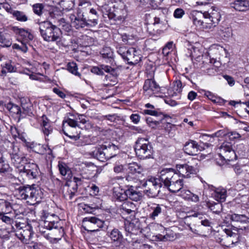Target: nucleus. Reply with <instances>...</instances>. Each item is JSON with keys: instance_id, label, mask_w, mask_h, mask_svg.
Segmentation results:
<instances>
[{"instance_id": "nucleus-12", "label": "nucleus", "mask_w": 249, "mask_h": 249, "mask_svg": "<svg viewBox=\"0 0 249 249\" xmlns=\"http://www.w3.org/2000/svg\"><path fill=\"white\" fill-rule=\"evenodd\" d=\"M103 225L104 222L94 216L85 217L82 220V227L88 231H97Z\"/></svg>"}, {"instance_id": "nucleus-35", "label": "nucleus", "mask_w": 249, "mask_h": 249, "mask_svg": "<svg viewBox=\"0 0 249 249\" xmlns=\"http://www.w3.org/2000/svg\"><path fill=\"white\" fill-rule=\"evenodd\" d=\"M122 235L120 231L116 229L112 230L110 233V238L112 241L111 243H114V246L118 247L120 245L122 239Z\"/></svg>"}, {"instance_id": "nucleus-39", "label": "nucleus", "mask_w": 249, "mask_h": 249, "mask_svg": "<svg viewBox=\"0 0 249 249\" xmlns=\"http://www.w3.org/2000/svg\"><path fill=\"white\" fill-rule=\"evenodd\" d=\"M10 14H11L13 17L18 21L20 22H25L28 19L27 16L22 11L15 10L14 11H11Z\"/></svg>"}, {"instance_id": "nucleus-42", "label": "nucleus", "mask_w": 249, "mask_h": 249, "mask_svg": "<svg viewBox=\"0 0 249 249\" xmlns=\"http://www.w3.org/2000/svg\"><path fill=\"white\" fill-rule=\"evenodd\" d=\"M231 219L232 221L246 223L249 222V218L244 214L233 213L231 216Z\"/></svg>"}, {"instance_id": "nucleus-27", "label": "nucleus", "mask_w": 249, "mask_h": 249, "mask_svg": "<svg viewBox=\"0 0 249 249\" xmlns=\"http://www.w3.org/2000/svg\"><path fill=\"white\" fill-rule=\"evenodd\" d=\"M149 209L150 213L149 217L151 219L155 220L162 212V205L153 203L151 205H149Z\"/></svg>"}, {"instance_id": "nucleus-24", "label": "nucleus", "mask_w": 249, "mask_h": 249, "mask_svg": "<svg viewBox=\"0 0 249 249\" xmlns=\"http://www.w3.org/2000/svg\"><path fill=\"white\" fill-rule=\"evenodd\" d=\"M70 116H71L72 118H68L65 121H63V128H65V124H67L68 125L73 128H75L77 126H78V121L75 119V116L73 114H71ZM63 130L64 131V128H63ZM64 133L66 136L69 137L71 139H74V140H77L80 138V136L78 134L76 135H69L65 131H64Z\"/></svg>"}, {"instance_id": "nucleus-45", "label": "nucleus", "mask_w": 249, "mask_h": 249, "mask_svg": "<svg viewBox=\"0 0 249 249\" xmlns=\"http://www.w3.org/2000/svg\"><path fill=\"white\" fill-rule=\"evenodd\" d=\"M67 70L72 74L79 77H81V74L77 71L78 68L76 63L73 62H69L67 64Z\"/></svg>"}, {"instance_id": "nucleus-31", "label": "nucleus", "mask_w": 249, "mask_h": 249, "mask_svg": "<svg viewBox=\"0 0 249 249\" xmlns=\"http://www.w3.org/2000/svg\"><path fill=\"white\" fill-rule=\"evenodd\" d=\"M213 196L217 201L224 202L227 197V191L223 188H216L213 193Z\"/></svg>"}, {"instance_id": "nucleus-55", "label": "nucleus", "mask_w": 249, "mask_h": 249, "mask_svg": "<svg viewBox=\"0 0 249 249\" xmlns=\"http://www.w3.org/2000/svg\"><path fill=\"white\" fill-rule=\"evenodd\" d=\"M179 192V195L185 199H190L192 196V193L187 190L181 189Z\"/></svg>"}, {"instance_id": "nucleus-30", "label": "nucleus", "mask_w": 249, "mask_h": 249, "mask_svg": "<svg viewBox=\"0 0 249 249\" xmlns=\"http://www.w3.org/2000/svg\"><path fill=\"white\" fill-rule=\"evenodd\" d=\"M232 7L239 11H246L249 10V1L247 0H236L232 3Z\"/></svg>"}, {"instance_id": "nucleus-22", "label": "nucleus", "mask_w": 249, "mask_h": 249, "mask_svg": "<svg viewBox=\"0 0 249 249\" xmlns=\"http://www.w3.org/2000/svg\"><path fill=\"white\" fill-rule=\"evenodd\" d=\"M18 214L16 211L0 214V219L6 225L11 226L15 223V220L19 218Z\"/></svg>"}, {"instance_id": "nucleus-21", "label": "nucleus", "mask_w": 249, "mask_h": 249, "mask_svg": "<svg viewBox=\"0 0 249 249\" xmlns=\"http://www.w3.org/2000/svg\"><path fill=\"white\" fill-rule=\"evenodd\" d=\"M183 183L182 179L180 178L179 175L176 176L170 181L169 184L166 186L171 192L176 193L179 192L183 188Z\"/></svg>"}, {"instance_id": "nucleus-56", "label": "nucleus", "mask_w": 249, "mask_h": 249, "mask_svg": "<svg viewBox=\"0 0 249 249\" xmlns=\"http://www.w3.org/2000/svg\"><path fill=\"white\" fill-rule=\"evenodd\" d=\"M10 167L3 159V158L0 160V172L4 173L9 171Z\"/></svg>"}, {"instance_id": "nucleus-11", "label": "nucleus", "mask_w": 249, "mask_h": 249, "mask_svg": "<svg viewBox=\"0 0 249 249\" xmlns=\"http://www.w3.org/2000/svg\"><path fill=\"white\" fill-rule=\"evenodd\" d=\"M10 154L12 163L19 171L27 162V159L25 155L17 146L13 145L12 151Z\"/></svg>"}, {"instance_id": "nucleus-18", "label": "nucleus", "mask_w": 249, "mask_h": 249, "mask_svg": "<svg viewBox=\"0 0 249 249\" xmlns=\"http://www.w3.org/2000/svg\"><path fill=\"white\" fill-rule=\"evenodd\" d=\"M178 174L172 168H164L159 172L158 178L160 181L162 182L164 185L166 187L172 181L173 178H176Z\"/></svg>"}, {"instance_id": "nucleus-23", "label": "nucleus", "mask_w": 249, "mask_h": 249, "mask_svg": "<svg viewBox=\"0 0 249 249\" xmlns=\"http://www.w3.org/2000/svg\"><path fill=\"white\" fill-rule=\"evenodd\" d=\"M177 167L179 175L184 178H190L191 174H194L196 173V170L195 168L187 164L178 165Z\"/></svg>"}, {"instance_id": "nucleus-58", "label": "nucleus", "mask_w": 249, "mask_h": 249, "mask_svg": "<svg viewBox=\"0 0 249 249\" xmlns=\"http://www.w3.org/2000/svg\"><path fill=\"white\" fill-rule=\"evenodd\" d=\"M112 150L114 152L113 153H111L110 154V155H111L110 156V160L114 157H118V154L119 153V149L118 147L114 144H112L111 145L110 144V151Z\"/></svg>"}, {"instance_id": "nucleus-47", "label": "nucleus", "mask_w": 249, "mask_h": 249, "mask_svg": "<svg viewBox=\"0 0 249 249\" xmlns=\"http://www.w3.org/2000/svg\"><path fill=\"white\" fill-rule=\"evenodd\" d=\"M12 45V42L9 38L0 33V46L2 47H9Z\"/></svg>"}, {"instance_id": "nucleus-6", "label": "nucleus", "mask_w": 249, "mask_h": 249, "mask_svg": "<svg viewBox=\"0 0 249 249\" xmlns=\"http://www.w3.org/2000/svg\"><path fill=\"white\" fill-rule=\"evenodd\" d=\"M136 155L141 159L151 158L153 150L149 141L144 138H139L136 141L135 146Z\"/></svg>"}, {"instance_id": "nucleus-50", "label": "nucleus", "mask_w": 249, "mask_h": 249, "mask_svg": "<svg viewBox=\"0 0 249 249\" xmlns=\"http://www.w3.org/2000/svg\"><path fill=\"white\" fill-rule=\"evenodd\" d=\"M209 207L213 213L217 214L219 213L222 209V206L220 203L214 202L210 203L209 205Z\"/></svg>"}, {"instance_id": "nucleus-19", "label": "nucleus", "mask_w": 249, "mask_h": 249, "mask_svg": "<svg viewBox=\"0 0 249 249\" xmlns=\"http://www.w3.org/2000/svg\"><path fill=\"white\" fill-rule=\"evenodd\" d=\"M33 234V229L30 225L24 227L21 231H18L16 236L23 243L28 244Z\"/></svg>"}, {"instance_id": "nucleus-46", "label": "nucleus", "mask_w": 249, "mask_h": 249, "mask_svg": "<svg viewBox=\"0 0 249 249\" xmlns=\"http://www.w3.org/2000/svg\"><path fill=\"white\" fill-rule=\"evenodd\" d=\"M45 119L46 120L44 119L43 120L42 130L44 134L46 136H48L53 132V128L48 123V119L46 118Z\"/></svg>"}, {"instance_id": "nucleus-61", "label": "nucleus", "mask_w": 249, "mask_h": 249, "mask_svg": "<svg viewBox=\"0 0 249 249\" xmlns=\"http://www.w3.org/2000/svg\"><path fill=\"white\" fill-rule=\"evenodd\" d=\"M146 121L149 126L152 128H155L156 126L160 124V122L159 121L153 120L151 117L147 118L146 120Z\"/></svg>"}, {"instance_id": "nucleus-54", "label": "nucleus", "mask_w": 249, "mask_h": 249, "mask_svg": "<svg viewBox=\"0 0 249 249\" xmlns=\"http://www.w3.org/2000/svg\"><path fill=\"white\" fill-rule=\"evenodd\" d=\"M135 226L134 223L127 221L124 223V229L126 232V235L131 234L135 230Z\"/></svg>"}, {"instance_id": "nucleus-43", "label": "nucleus", "mask_w": 249, "mask_h": 249, "mask_svg": "<svg viewBox=\"0 0 249 249\" xmlns=\"http://www.w3.org/2000/svg\"><path fill=\"white\" fill-rule=\"evenodd\" d=\"M128 170L132 174H140L143 171L142 168L136 162L129 163L128 165Z\"/></svg>"}, {"instance_id": "nucleus-9", "label": "nucleus", "mask_w": 249, "mask_h": 249, "mask_svg": "<svg viewBox=\"0 0 249 249\" xmlns=\"http://www.w3.org/2000/svg\"><path fill=\"white\" fill-rule=\"evenodd\" d=\"M163 15L152 13L145 14V21L148 24H153L159 34L163 33L166 27V24L163 19Z\"/></svg>"}, {"instance_id": "nucleus-49", "label": "nucleus", "mask_w": 249, "mask_h": 249, "mask_svg": "<svg viewBox=\"0 0 249 249\" xmlns=\"http://www.w3.org/2000/svg\"><path fill=\"white\" fill-rule=\"evenodd\" d=\"M27 225H26L23 223L18 222L16 220H15L14 224L11 225V231L15 232V235H16V234L18 233V231H21L22 229Z\"/></svg>"}, {"instance_id": "nucleus-60", "label": "nucleus", "mask_w": 249, "mask_h": 249, "mask_svg": "<svg viewBox=\"0 0 249 249\" xmlns=\"http://www.w3.org/2000/svg\"><path fill=\"white\" fill-rule=\"evenodd\" d=\"M4 68L9 72H15L16 71V68L12 64V62L8 61L5 64Z\"/></svg>"}, {"instance_id": "nucleus-48", "label": "nucleus", "mask_w": 249, "mask_h": 249, "mask_svg": "<svg viewBox=\"0 0 249 249\" xmlns=\"http://www.w3.org/2000/svg\"><path fill=\"white\" fill-rule=\"evenodd\" d=\"M103 149L98 148L93 152V155L96 157L99 160L104 162L107 158L105 153L103 151Z\"/></svg>"}, {"instance_id": "nucleus-13", "label": "nucleus", "mask_w": 249, "mask_h": 249, "mask_svg": "<svg viewBox=\"0 0 249 249\" xmlns=\"http://www.w3.org/2000/svg\"><path fill=\"white\" fill-rule=\"evenodd\" d=\"M207 27L209 29H211L215 27L220 21L221 16L218 11V8L212 6L208 11L204 12Z\"/></svg>"}, {"instance_id": "nucleus-37", "label": "nucleus", "mask_w": 249, "mask_h": 249, "mask_svg": "<svg viewBox=\"0 0 249 249\" xmlns=\"http://www.w3.org/2000/svg\"><path fill=\"white\" fill-rule=\"evenodd\" d=\"M101 200L97 198H93V203L91 204L90 205L88 204H85L84 208L83 209L86 212L90 213H91V210L92 209H97L101 208V204H100Z\"/></svg>"}, {"instance_id": "nucleus-29", "label": "nucleus", "mask_w": 249, "mask_h": 249, "mask_svg": "<svg viewBox=\"0 0 249 249\" xmlns=\"http://www.w3.org/2000/svg\"><path fill=\"white\" fill-rule=\"evenodd\" d=\"M7 108L9 109V110L14 114L20 115V116L23 117V116L22 115V111L20 107L18 105L15 104H9L8 105ZM22 108L23 110L22 113L28 114L29 113V108L28 106H25V105H23L22 104Z\"/></svg>"}, {"instance_id": "nucleus-26", "label": "nucleus", "mask_w": 249, "mask_h": 249, "mask_svg": "<svg viewBox=\"0 0 249 249\" xmlns=\"http://www.w3.org/2000/svg\"><path fill=\"white\" fill-rule=\"evenodd\" d=\"M113 197L119 201L125 200L126 199V190L121 188L119 184H116L113 188Z\"/></svg>"}, {"instance_id": "nucleus-16", "label": "nucleus", "mask_w": 249, "mask_h": 249, "mask_svg": "<svg viewBox=\"0 0 249 249\" xmlns=\"http://www.w3.org/2000/svg\"><path fill=\"white\" fill-rule=\"evenodd\" d=\"M22 176H26L29 179L36 178L39 175V170L37 164L34 163H26L19 169Z\"/></svg>"}, {"instance_id": "nucleus-7", "label": "nucleus", "mask_w": 249, "mask_h": 249, "mask_svg": "<svg viewBox=\"0 0 249 249\" xmlns=\"http://www.w3.org/2000/svg\"><path fill=\"white\" fill-rule=\"evenodd\" d=\"M59 217L54 214H48L45 216L44 221L41 222L39 227V231L42 233L45 232V229L51 230L53 229H59L61 231V233L63 234V229L60 224Z\"/></svg>"}, {"instance_id": "nucleus-4", "label": "nucleus", "mask_w": 249, "mask_h": 249, "mask_svg": "<svg viewBox=\"0 0 249 249\" xmlns=\"http://www.w3.org/2000/svg\"><path fill=\"white\" fill-rule=\"evenodd\" d=\"M71 25L76 29L84 27L95 26L98 23V19L93 18L87 19L84 16L83 13L78 10L75 14L70 15Z\"/></svg>"}, {"instance_id": "nucleus-62", "label": "nucleus", "mask_w": 249, "mask_h": 249, "mask_svg": "<svg viewBox=\"0 0 249 249\" xmlns=\"http://www.w3.org/2000/svg\"><path fill=\"white\" fill-rule=\"evenodd\" d=\"M185 14L184 11L181 8L176 9L174 12V16L175 18H181Z\"/></svg>"}, {"instance_id": "nucleus-38", "label": "nucleus", "mask_w": 249, "mask_h": 249, "mask_svg": "<svg viewBox=\"0 0 249 249\" xmlns=\"http://www.w3.org/2000/svg\"><path fill=\"white\" fill-rule=\"evenodd\" d=\"M142 4L156 9L160 6L163 0H139Z\"/></svg>"}, {"instance_id": "nucleus-8", "label": "nucleus", "mask_w": 249, "mask_h": 249, "mask_svg": "<svg viewBox=\"0 0 249 249\" xmlns=\"http://www.w3.org/2000/svg\"><path fill=\"white\" fill-rule=\"evenodd\" d=\"M143 185L145 187L144 192L148 196L155 197L158 196L162 186L161 182L158 178H151L146 181Z\"/></svg>"}, {"instance_id": "nucleus-33", "label": "nucleus", "mask_w": 249, "mask_h": 249, "mask_svg": "<svg viewBox=\"0 0 249 249\" xmlns=\"http://www.w3.org/2000/svg\"><path fill=\"white\" fill-rule=\"evenodd\" d=\"M15 211L12 204L7 200L0 199V214Z\"/></svg>"}, {"instance_id": "nucleus-3", "label": "nucleus", "mask_w": 249, "mask_h": 249, "mask_svg": "<svg viewBox=\"0 0 249 249\" xmlns=\"http://www.w3.org/2000/svg\"><path fill=\"white\" fill-rule=\"evenodd\" d=\"M126 6L121 0H110V24H120L127 16Z\"/></svg>"}, {"instance_id": "nucleus-1", "label": "nucleus", "mask_w": 249, "mask_h": 249, "mask_svg": "<svg viewBox=\"0 0 249 249\" xmlns=\"http://www.w3.org/2000/svg\"><path fill=\"white\" fill-rule=\"evenodd\" d=\"M39 25L41 36L45 41H55L57 44H60L61 32L59 28L49 21L40 22Z\"/></svg>"}, {"instance_id": "nucleus-15", "label": "nucleus", "mask_w": 249, "mask_h": 249, "mask_svg": "<svg viewBox=\"0 0 249 249\" xmlns=\"http://www.w3.org/2000/svg\"><path fill=\"white\" fill-rule=\"evenodd\" d=\"M145 96L150 97L152 96H160L158 95L160 91V87L157 84L154 79H148L145 81L143 86Z\"/></svg>"}, {"instance_id": "nucleus-40", "label": "nucleus", "mask_w": 249, "mask_h": 249, "mask_svg": "<svg viewBox=\"0 0 249 249\" xmlns=\"http://www.w3.org/2000/svg\"><path fill=\"white\" fill-rule=\"evenodd\" d=\"M205 57H207L206 59L209 60L210 64L206 62V64H204L205 61H203V64L204 65L201 67V68L204 69L203 71L207 72L209 75H213L214 73L215 70L214 69L213 66L212 64V63H213L212 60H211L210 59H208L207 56H205ZM206 59V58H205Z\"/></svg>"}, {"instance_id": "nucleus-63", "label": "nucleus", "mask_w": 249, "mask_h": 249, "mask_svg": "<svg viewBox=\"0 0 249 249\" xmlns=\"http://www.w3.org/2000/svg\"><path fill=\"white\" fill-rule=\"evenodd\" d=\"M228 134V133H226V131L224 129H221L217 131V132H215L214 133L211 135V137L212 138H214V137H221L224 136H226Z\"/></svg>"}, {"instance_id": "nucleus-34", "label": "nucleus", "mask_w": 249, "mask_h": 249, "mask_svg": "<svg viewBox=\"0 0 249 249\" xmlns=\"http://www.w3.org/2000/svg\"><path fill=\"white\" fill-rule=\"evenodd\" d=\"M126 199L128 197L130 199L138 201L142 197V194L136 191L132 186L126 190Z\"/></svg>"}, {"instance_id": "nucleus-28", "label": "nucleus", "mask_w": 249, "mask_h": 249, "mask_svg": "<svg viewBox=\"0 0 249 249\" xmlns=\"http://www.w3.org/2000/svg\"><path fill=\"white\" fill-rule=\"evenodd\" d=\"M137 210L136 205L129 201H125L120 206V210L123 214H134V212Z\"/></svg>"}, {"instance_id": "nucleus-57", "label": "nucleus", "mask_w": 249, "mask_h": 249, "mask_svg": "<svg viewBox=\"0 0 249 249\" xmlns=\"http://www.w3.org/2000/svg\"><path fill=\"white\" fill-rule=\"evenodd\" d=\"M13 30L16 34H19L23 38H26L27 35H29V31L22 28H18V27H14Z\"/></svg>"}, {"instance_id": "nucleus-25", "label": "nucleus", "mask_w": 249, "mask_h": 249, "mask_svg": "<svg viewBox=\"0 0 249 249\" xmlns=\"http://www.w3.org/2000/svg\"><path fill=\"white\" fill-rule=\"evenodd\" d=\"M198 149L199 145L196 141L193 140H190L186 142L183 147L184 152L190 155H196Z\"/></svg>"}, {"instance_id": "nucleus-20", "label": "nucleus", "mask_w": 249, "mask_h": 249, "mask_svg": "<svg viewBox=\"0 0 249 249\" xmlns=\"http://www.w3.org/2000/svg\"><path fill=\"white\" fill-rule=\"evenodd\" d=\"M191 16L192 20L196 26L203 29H209L208 27H206L208 24L206 23V20H204V18H205L204 12L202 13L201 12L194 11L192 12Z\"/></svg>"}, {"instance_id": "nucleus-2", "label": "nucleus", "mask_w": 249, "mask_h": 249, "mask_svg": "<svg viewBox=\"0 0 249 249\" xmlns=\"http://www.w3.org/2000/svg\"><path fill=\"white\" fill-rule=\"evenodd\" d=\"M16 195L18 199L27 200L30 205H34L41 201L43 194L39 189L27 185L19 186Z\"/></svg>"}, {"instance_id": "nucleus-32", "label": "nucleus", "mask_w": 249, "mask_h": 249, "mask_svg": "<svg viewBox=\"0 0 249 249\" xmlns=\"http://www.w3.org/2000/svg\"><path fill=\"white\" fill-rule=\"evenodd\" d=\"M31 147L35 152L39 154H44L46 153L49 154L51 150L47 145L37 143H32Z\"/></svg>"}, {"instance_id": "nucleus-64", "label": "nucleus", "mask_w": 249, "mask_h": 249, "mask_svg": "<svg viewBox=\"0 0 249 249\" xmlns=\"http://www.w3.org/2000/svg\"><path fill=\"white\" fill-rule=\"evenodd\" d=\"M50 14L51 17L55 18L56 16L61 15V12H60L57 8H53L52 11L50 12Z\"/></svg>"}, {"instance_id": "nucleus-36", "label": "nucleus", "mask_w": 249, "mask_h": 249, "mask_svg": "<svg viewBox=\"0 0 249 249\" xmlns=\"http://www.w3.org/2000/svg\"><path fill=\"white\" fill-rule=\"evenodd\" d=\"M92 73L97 75H103L104 72H109V67L107 65H100L99 66L92 67L90 69Z\"/></svg>"}, {"instance_id": "nucleus-14", "label": "nucleus", "mask_w": 249, "mask_h": 249, "mask_svg": "<svg viewBox=\"0 0 249 249\" xmlns=\"http://www.w3.org/2000/svg\"><path fill=\"white\" fill-rule=\"evenodd\" d=\"M239 235L237 233L232 232L230 229L224 230V234L222 235L220 239V244L228 248L233 247L239 241Z\"/></svg>"}, {"instance_id": "nucleus-5", "label": "nucleus", "mask_w": 249, "mask_h": 249, "mask_svg": "<svg viewBox=\"0 0 249 249\" xmlns=\"http://www.w3.org/2000/svg\"><path fill=\"white\" fill-rule=\"evenodd\" d=\"M117 53L129 65H136L141 60L140 51L136 50L135 48L127 49L125 47H121L118 49Z\"/></svg>"}, {"instance_id": "nucleus-51", "label": "nucleus", "mask_w": 249, "mask_h": 249, "mask_svg": "<svg viewBox=\"0 0 249 249\" xmlns=\"http://www.w3.org/2000/svg\"><path fill=\"white\" fill-rule=\"evenodd\" d=\"M33 10L34 13L39 16H41L43 13L44 6L42 3H36L33 6Z\"/></svg>"}, {"instance_id": "nucleus-52", "label": "nucleus", "mask_w": 249, "mask_h": 249, "mask_svg": "<svg viewBox=\"0 0 249 249\" xmlns=\"http://www.w3.org/2000/svg\"><path fill=\"white\" fill-rule=\"evenodd\" d=\"M77 184H74L73 186L70 189V194H64V196L67 199L71 200L73 198V197L75 196V193L77 192V188H78Z\"/></svg>"}, {"instance_id": "nucleus-53", "label": "nucleus", "mask_w": 249, "mask_h": 249, "mask_svg": "<svg viewBox=\"0 0 249 249\" xmlns=\"http://www.w3.org/2000/svg\"><path fill=\"white\" fill-rule=\"evenodd\" d=\"M58 168L60 174L62 176H66L67 174H70L71 172L70 169L68 167L67 165L65 164L59 163Z\"/></svg>"}, {"instance_id": "nucleus-10", "label": "nucleus", "mask_w": 249, "mask_h": 249, "mask_svg": "<svg viewBox=\"0 0 249 249\" xmlns=\"http://www.w3.org/2000/svg\"><path fill=\"white\" fill-rule=\"evenodd\" d=\"M219 156L225 162L236 159V155L231 142H225L219 147Z\"/></svg>"}, {"instance_id": "nucleus-44", "label": "nucleus", "mask_w": 249, "mask_h": 249, "mask_svg": "<svg viewBox=\"0 0 249 249\" xmlns=\"http://www.w3.org/2000/svg\"><path fill=\"white\" fill-rule=\"evenodd\" d=\"M204 95L214 103L221 104L223 101V100L221 98L215 96L210 91H206Z\"/></svg>"}, {"instance_id": "nucleus-41", "label": "nucleus", "mask_w": 249, "mask_h": 249, "mask_svg": "<svg viewBox=\"0 0 249 249\" xmlns=\"http://www.w3.org/2000/svg\"><path fill=\"white\" fill-rule=\"evenodd\" d=\"M75 0H60L59 3L63 10L70 11L74 7Z\"/></svg>"}, {"instance_id": "nucleus-17", "label": "nucleus", "mask_w": 249, "mask_h": 249, "mask_svg": "<svg viewBox=\"0 0 249 249\" xmlns=\"http://www.w3.org/2000/svg\"><path fill=\"white\" fill-rule=\"evenodd\" d=\"M121 70V65L115 60L114 56H110V86H114L118 82Z\"/></svg>"}, {"instance_id": "nucleus-59", "label": "nucleus", "mask_w": 249, "mask_h": 249, "mask_svg": "<svg viewBox=\"0 0 249 249\" xmlns=\"http://www.w3.org/2000/svg\"><path fill=\"white\" fill-rule=\"evenodd\" d=\"M12 47L14 49H17L20 50L23 53H26L28 51V47L26 46V44L22 43V45L19 46L18 44H14L12 46Z\"/></svg>"}]
</instances>
